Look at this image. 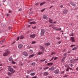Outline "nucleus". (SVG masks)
<instances>
[{
	"mask_svg": "<svg viewBox=\"0 0 78 78\" xmlns=\"http://www.w3.org/2000/svg\"><path fill=\"white\" fill-rule=\"evenodd\" d=\"M73 50H76V48L75 47L72 48Z\"/></svg>",
	"mask_w": 78,
	"mask_h": 78,
	"instance_id": "c756f323",
	"label": "nucleus"
},
{
	"mask_svg": "<svg viewBox=\"0 0 78 78\" xmlns=\"http://www.w3.org/2000/svg\"><path fill=\"white\" fill-rule=\"evenodd\" d=\"M67 12H68V10L67 9H65L63 12V14H66Z\"/></svg>",
	"mask_w": 78,
	"mask_h": 78,
	"instance_id": "423d86ee",
	"label": "nucleus"
},
{
	"mask_svg": "<svg viewBox=\"0 0 78 78\" xmlns=\"http://www.w3.org/2000/svg\"><path fill=\"white\" fill-rule=\"evenodd\" d=\"M23 38H24V37L23 35H22L20 37V39H23Z\"/></svg>",
	"mask_w": 78,
	"mask_h": 78,
	"instance_id": "393cba45",
	"label": "nucleus"
},
{
	"mask_svg": "<svg viewBox=\"0 0 78 78\" xmlns=\"http://www.w3.org/2000/svg\"><path fill=\"white\" fill-rule=\"evenodd\" d=\"M8 70L9 71L12 72V73H14L15 72V70L13 69L12 68H8Z\"/></svg>",
	"mask_w": 78,
	"mask_h": 78,
	"instance_id": "f03ea898",
	"label": "nucleus"
},
{
	"mask_svg": "<svg viewBox=\"0 0 78 78\" xmlns=\"http://www.w3.org/2000/svg\"><path fill=\"white\" fill-rule=\"evenodd\" d=\"M45 33V30L44 29H42L41 30V35L42 36H43L44 35V33Z\"/></svg>",
	"mask_w": 78,
	"mask_h": 78,
	"instance_id": "7ed1b4c3",
	"label": "nucleus"
},
{
	"mask_svg": "<svg viewBox=\"0 0 78 78\" xmlns=\"http://www.w3.org/2000/svg\"><path fill=\"white\" fill-rule=\"evenodd\" d=\"M61 42L60 41L59 42L57 43V44H61Z\"/></svg>",
	"mask_w": 78,
	"mask_h": 78,
	"instance_id": "8fccbe9b",
	"label": "nucleus"
},
{
	"mask_svg": "<svg viewBox=\"0 0 78 78\" xmlns=\"http://www.w3.org/2000/svg\"><path fill=\"white\" fill-rule=\"evenodd\" d=\"M10 53V52L9 51H7L5 52L3 54V56H7L9 55V54Z\"/></svg>",
	"mask_w": 78,
	"mask_h": 78,
	"instance_id": "f257e3e1",
	"label": "nucleus"
},
{
	"mask_svg": "<svg viewBox=\"0 0 78 78\" xmlns=\"http://www.w3.org/2000/svg\"><path fill=\"white\" fill-rule=\"evenodd\" d=\"M52 28L54 30H56L57 29H58V28L56 27H52Z\"/></svg>",
	"mask_w": 78,
	"mask_h": 78,
	"instance_id": "a878e982",
	"label": "nucleus"
},
{
	"mask_svg": "<svg viewBox=\"0 0 78 78\" xmlns=\"http://www.w3.org/2000/svg\"><path fill=\"white\" fill-rule=\"evenodd\" d=\"M36 74V73H33L30 74V75L31 76H34V75H35Z\"/></svg>",
	"mask_w": 78,
	"mask_h": 78,
	"instance_id": "aec40b11",
	"label": "nucleus"
},
{
	"mask_svg": "<svg viewBox=\"0 0 78 78\" xmlns=\"http://www.w3.org/2000/svg\"><path fill=\"white\" fill-rule=\"evenodd\" d=\"M37 23L36 22H35V21H33L30 23V25H33V24H36Z\"/></svg>",
	"mask_w": 78,
	"mask_h": 78,
	"instance_id": "ddd939ff",
	"label": "nucleus"
},
{
	"mask_svg": "<svg viewBox=\"0 0 78 78\" xmlns=\"http://www.w3.org/2000/svg\"><path fill=\"white\" fill-rule=\"evenodd\" d=\"M42 53H43V52H39L38 53V55H42Z\"/></svg>",
	"mask_w": 78,
	"mask_h": 78,
	"instance_id": "cd10ccee",
	"label": "nucleus"
},
{
	"mask_svg": "<svg viewBox=\"0 0 78 78\" xmlns=\"http://www.w3.org/2000/svg\"><path fill=\"white\" fill-rule=\"evenodd\" d=\"M37 78V76H34V77H33L32 78Z\"/></svg>",
	"mask_w": 78,
	"mask_h": 78,
	"instance_id": "4d7b16f0",
	"label": "nucleus"
},
{
	"mask_svg": "<svg viewBox=\"0 0 78 78\" xmlns=\"http://www.w3.org/2000/svg\"><path fill=\"white\" fill-rule=\"evenodd\" d=\"M23 55L27 56H28V53L26 51H24L23 53Z\"/></svg>",
	"mask_w": 78,
	"mask_h": 78,
	"instance_id": "6e6552de",
	"label": "nucleus"
},
{
	"mask_svg": "<svg viewBox=\"0 0 78 78\" xmlns=\"http://www.w3.org/2000/svg\"><path fill=\"white\" fill-rule=\"evenodd\" d=\"M35 43H36V41H33L32 42L31 44H35Z\"/></svg>",
	"mask_w": 78,
	"mask_h": 78,
	"instance_id": "c03bdc74",
	"label": "nucleus"
},
{
	"mask_svg": "<svg viewBox=\"0 0 78 78\" xmlns=\"http://www.w3.org/2000/svg\"><path fill=\"white\" fill-rule=\"evenodd\" d=\"M58 58L55 57V58H54V61L56 60V59H58Z\"/></svg>",
	"mask_w": 78,
	"mask_h": 78,
	"instance_id": "79ce46f5",
	"label": "nucleus"
},
{
	"mask_svg": "<svg viewBox=\"0 0 78 78\" xmlns=\"http://www.w3.org/2000/svg\"><path fill=\"white\" fill-rule=\"evenodd\" d=\"M45 9H43L41 10V12H43L44 11V10Z\"/></svg>",
	"mask_w": 78,
	"mask_h": 78,
	"instance_id": "864d4df0",
	"label": "nucleus"
},
{
	"mask_svg": "<svg viewBox=\"0 0 78 78\" xmlns=\"http://www.w3.org/2000/svg\"><path fill=\"white\" fill-rule=\"evenodd\" d=\"M12 73H10V72H8V75H9V76H11V74H12Z\"/></svg>",
	"mask_w": 78,
	"mask_h": 78,
	"instance_id": "bb28decb",
	"label": "nucleus"
},
{
	"mask_svg": "<svg viewBox=\"0 0 78 78\" xmlns=\"http://www.w3.org/2000/svg\"><path fill=\"white\" fill-rule=\"evenodd\" d=\"M48 73L47 72H45L44 73V75H45V76H47V75H48Z\"/></svg>",
	"mask_w": 78,
	"mask_h": 78,
	"instance_id": "4be33fe9",
	"label": "nucleus"
},
{
	"mask_svg": "<svg viewBox=\"0 0 78 78\" xmlns=\"http://www.w3.org/2000/svg\"><path fill=\"white\" fill-rule=\"evenodd\" d=\"M15 43H16V42L14 41L13 42V43L12 44H12H15Z\"/></svg>",
	"mask_w": 78,
	"mask_h": 78,
	"instance_id": "338daca9",
	"label": "nucleus"
},
{
	"mask_svg": "<svg viewBox=\"0 0 78 78\" xmlns=\"http://www.w3.org/2000/svg\"><path fill=\"white\" fill-rule=\"evenodd\" d=\"M54 54H55V53H53V52H52V53L51 54L52 55H54Z\"/></svg>",
	"mask_w": 78,
	"mask_h": 78,
	"instance_id": "e2e57ef3",
	"label": "nucleus"
},
{
	"mask_svg": "<svg viewBox=\"0 0 78 78\" xmlns=\"http://www.w3.org/2000/svg\"><path fill=\"white\" fill-rule=\"evenodd\" d=\"M70 4L72 5V6H74V7L76 6V4H74V2H70Z\"/></svg>",
	"mask_w": 78,
	"mask_h": 78,
	"instance_id": "f8f14e48",
	"label": "nucleus"
},
{
	"mask_svg": "<svg viewBox=\"0 0 78 78\" xmlns=\"http://www.w3.org/2000/svg\"><path fill=\"white\" fill-rule=\"evenodd\" d=\"M27 73H28V74H30V70H27Z\"/></svg>",
	"mask_w": 78,
	"mask_h": 78,
	"instance_id": "c9c22d12",
	"label": "nucleus"
},
{
	"mask_svg": "<svg viewBox=\"0 0 78 78\" xmlns=\"http://www.w3.org/2000/svg\"><path fill=\"white\" fill-rule=\"evenodd\" d=\"M9 30H11V29H12V27H9Z\"/></svg>",
	"mask_w": 78,
	"mask_h": 78,
	"instance_id": "49530a36",
	"label": "nucleus"
},
{
	"mask_svg": "<svg viewBox=\"0 0 78 78\" xmlns=\"http://www.w3.org/2000/svg\"><path fill=\"white\" fill-rule=\"evenodd\" d=\"M57 31H61V28H59V29H58L57 28Z\"/></svg>",
	"mask_w": 78,
	"mask_h": 78,
	"instance_id": "f704fd0d",
	"label": "nucleus"
},
{
	"mask_svg": "<svg viewBox=\"0 0 78 78\" xmlns=\"http://www.w3.org/2000/svg\"><path fill=\"white\" fill-rule=\"evenodd\" d=\"M32 71L33 72V71L32 70H30L29 71V72L30 73Z\"/></svg>",
	"mask_w": 78,
	"mask_h": 78,
	"instance_id": "052dcab7",
	"label": "nucleus"
},
{
	"mask_svg": "<svg viewBox=\"0 0 78 78\" xmlns=\"http://www.w3.org/2000/svg\"><path fill=\"white\" fill-rule=\"evenodd\" d=\"M18 47L19 48H22L23 47V44H20L18 45Z\"/></svg>",
	"mask_w": 78,
	"mask_h": 78,
	"instance_id": "9b49d317",
	"label": "nucleus"
},
{
	"mask_svg": "<svg viewBox=\"0 0 78 78\" xmlns=\"http://www.w3.org/2000/svg\"><path fill=\"white\" fill-rule=\"evenodd\" d=\"M53 63H48L47 64V66H53Z\"/></svg>",
	"mask_w": 78,
	"mask_h": 78,
	"instance_id": "4468645a",
	"label": "nucleus"
},
{
	"mask_svg": "<svg viewBox=\"0 0 78 78\" xmlns=\"http://www.w3.org/2000/svg\"><path fill=\"white\" fill-rule=\"evenodd\" d=\"M36 27H32V28H33V29H36Z\"/></svg>",
	"mask_w": 78,
	"mask_h": 78,
	"instance_id": "0e129e2a",
	"label": "nucleus"
},
{
	"mask_svg": "<svg viewBox=\"0 0 78 78\" xmlns=\"http://www.w3.org/2000/svg\"><path fill=\"white\" fill-rule=\"evenodd\" d=\"M12 64H16V62H14L13 61V60L12 61Z\"/></svg>",
	"mask_w": 78,
	"mask_h": 78,
	"instance_id": "2f4dec72",
	"label": "nucleus"
},
{
	"mask_svg": "<svg viewBox=\"0 0 78 78\" xmlns=\"http://www.w3.org/2000/svg\"><path fill=\"white\" fill-rule=\"evenodd\" d=\"M26 78H29V77H28V76H27L26 77Z\"/></svg>",
	"mask_w": 78,
	"mask_h": 78,
	"instance_id": "774afa93",
	"label": "nucleus"
},
{
	"mask_svg": "<svg viewBox=\"0 0 78 78\" xmlns=\"http://www.w3.org/2000/svg\"><path fill=\"white\" fill-rule=\"evenodd\" d=\"M74 61H75V60L73 59L70 60V63H73L74 62Z\"/></svg>",
	"mask_w": 78,
	"mask_h": 78,
	"instance_id": "6ab92c4d",
	"label": "nucleus"
},
{
	"mask_svg": "<svg viewBox=\"0 0 78 78\" xmlns=\"http://www.w3.org/2000/svg\"><path fill=\"white\" fill-rule=\"evenodd\" d=\"M40 50H41L42 51H44L45 50V47L42 46H40Z\"/></svg>",
	"mask_w": 78,
	"mask_h": 78,
	"instance_id": "39448f33",
	"label": "nucleus"
},
{
	"mask_svg": "<svg viewBox=\"0 0 78 78\" xmlns=\"http://www.w3.org/2000/svg\"><path fill=\"white\" fill-rule=\"evenodd\" d=\"M55 68V67L54 66H52L51 68H49V70H54Z\"/></svg>",
	"mask_w": 78,
	"mask_h": 78,
	"instance_id": "1a4fd4ad",
	"label": "nucleus"
},
{
	"mask_svg": "<svg viewBox=\"0 0 78 78\" xmlns=\"http://www.w3.org/2000/svg\"><path fill=\"white\" fill-rule=\"evenodd\" d=\"M56 39H58V40H59V39H60L61 38L59 37H57Z\"/></svg>",
	"mask_w": 78,
	"mask_h": 78,
	"instance_id": "4c0bfd02",
	"label": "nucleus"
},
{
	"mask_svg": "<svg viewBox=\"0 0 78 78\" xmlns=\"http://www.w3.org/2000/svg\"><path fill=\"white\" fill-rule=\"evenodd\" d=\"M46 60V59H44V60H41L40 61H41V62H43V61H45Z\"/></svg>",
	"mask_w": 78,
	"mask_h": 78,
	"instance_id": "37998d69",
	"label": "nucleus"
},
{
	"mask_svg": "<svg viewBox=\"0 0 78 78\" xmlns=\"http://www.w3.org/2000/svg\"><path fill=\"white\" fill-rule=\"evenodd\" d=\"M64 38H65V39H67V37H66V36H65L64 37Z\"/></svg>",
	"mask_w": 78,
	"mask_h": 78,
	"instance_id": "69168bd1",
	"label": "nucleus"
},
{
	"mask_svg": "<svg viewBox=\"0 0 78 78\" xmlns=\"http://www.w3.org/2000/svg\"><path fill=\"white\" fill-rule=\"evenodd\" d=\"M57 22H54L52 23H56Z\"/></svg>",
	"mask_w": 78,
	"mask_h": 78,
	"instance_id": "bf43d9fd",
	"label": "nucleus"
},
{
	"mask_svg": "<svg viewBox=\"0 0 78 78\" xmlns=\"http://www.w3.org/2000/svg\"><path fill=\"white\" fill-rule=\"evenodd\" d=\"M30 52L31 53H33V50H30Z\"/></svg>",
	"mask_w": 78,
	"mask_h": 78,
	"instance_id": "e433bc0d",
	"label": "nucleus"
},
{
	"mask_svg": "<svg viewBox=\"0 0 78 78\" xmlns=\"http://www.w3.org/2000/svg\"><path fill=\"white\" fill-rule=\"evenodd\" d=\"M45 4V2H43L41 3L40 4V6H42V5H44V4Z\"/></svg>",
	"mask_w": 78,
	"mask_h": 78,
	"instance_id": "b1692460",
	"label": "nucleus"
},
{
	"mask_svg": "<svg viewBox=\"0 0 78 78\" xmlns=\"http://www.w3.org/2000/svg\"><path fill=\"white\" fill-rule=\"evenodd\" d=\"M5 39H4L2 41H0V44H3L5 42Z\"/></svg>",
	"mask_w": 78,
	"mask_h": 78,
	"instance_id": "5701e85b",
	"label": "nucleus"
},
{
	"mask_svg": "<svg viewBox=\"0 0 78 78\" xmlns=\"http://www.w3.org/2000/svg\"><path fill=\"white\" fill-rule=\"evenodd\" d=\"M53 59H54V57H53L51 59L50 61H53Z\"/></svg>",
	"mask_w": 78,
	"mask_h": 78,
	"instance_id": "72a5a7b5",
	"label": "nucleus"
},
{
	"mask_svg": "<svg viewBox=\"0 0 78 78\" xmlns=\"http://www.w3.org/2000/svg\"><path fill=\"white\" fill-rule=\"evenodd\" d=\"M34 56V54H33V55H30L29 57V58H32L33 57V56Z\"/></svg>",
	"mask_w": 78,
	"mask_h": 78,
	"instance_id": "412c9836",
	"label": "nucleus"
},
{
	"mask_svg": "<svg viewBox=\"0 0 78 78\" xmlns=\"http://www.w3.org/2000/svg\"><path fill=\"white\" fill-rule=\"evenodd\" d=\"M59 72V69H57L56 70L54 71V73L55 74H58Z\"/></svg>",
	"mask_w": 78,
	"mask_h": 78,
	"instance_id": "0eeeda50",
	"label": "nucleus"
},
{
	"mask_svg": "<svg viewBox=\"0 0 78 78\" xmlns=\"http://www.w3.org/2000/svg\"><path fill=\"white\" fill-rule=\"evenodd\" d=\"M18 11H22V9L20 8V9L18 10Z\"/></svg>",
	"mask_w": 78,
	"mask_h": 78,
	"instance_id": "13d9d810",
	"label": "nucleus"
},
{
	"mask_svg": "<svg viewBox=\"0 0 78 78\" xmlns=\"http://www.w3.org/2000/svg\"><path fill=\"white\" fill-rule=\"evenodd\" d=\"M9 61L12 62L13 61V59L12 57H9Z\"/></svg>",
	"mask_w": 78,
	"mask_h": 78,
	"instance_id": "a211bd4d",
	"label": "nucleus"
},
{
	"mask_svg": "<svg viewBox=\"0 0 78 78\" xmlns=\"http://www.w3.org/2000/svg\"><path fill=\"white\" fill-rule=\"evenodd\" d=\"M69 68H67V69H66V72H68V71H69Z\"/></svg>",
	"mask_w": 78,
	"mask_h": 78,
	"instance_id": "a18cd8bd",
	"label": "nucleus"
},
{
	"mask_svg": "<svg viewBox=\"0 0 78 78\" xmlns=\"http://www.w3.org/2000/svg\"><path fill=\"white\" fill-rule=\"evenodd\" d=\"M70 40L72 42H75V38L73 37H70Z\"/></svg>",
	"mask_w": 78,
	"mask_h": 78,
	"instance_id": "20e7f679",
	"label": "nucleus"
},
{
	"mask_svg": "<svg viewBox=\"0 0 78 78\" xmlns=\"http://www.w3.org/2000/svg\"><path fill=\"white\" fill-rule=\"evenodd\" d=\"M39 3H37L35 4V5H36V6H38V5H39Z\"/></svg>",
	"mask_w": 78,
	"mask_h": 78,
	"instance_id": "de8ad7c7",
	"label": "nucleus"
},
{
	"mask_svg": "<svg viewBox=\"0 0 78 78\" xmlns=\"http://www.w3.org/2000/svg\"><path fill=\"white\" fill-rule=\"evenodd\" d=\"M73 33H71V34L70 35V36H73Z\"/></svg>",
	"mask_w": 78,
	"mask_h": 78,
	"instance_id": "7c9ffc66",
	"label": "nucleus"
},
{
	"mask_svg": "<svg viewBox=\"0 0 78 78\" xmlns=\"http://www.w3.org/2000/svg\"><path fill=\"white\" fill-rule=\"evenodd\" d=\"M48 69V67H46L44 69V70H47V69Z\"/></svg>",
	"mask_w": 78,
	"mask_h": 78,
	"instance_id": "58836bf2",
	"label": "nucleus"
},
{
	"mask_svg": "<svg viewBox=\"0 0 78 78\" xmlns=\"http://www.w3.org/2000/svg\"><path fill=\"white\" fill-rule=\"evenodd\" d=\"M20 38V37H18L17 39V41H18V40H19Z\"/></svg>",
	"mask_w": 78,
	"mask_h": 78,
	"instance_id": "09e8293b",
	"label": "nucleus"
},
{
	"mask_svg": "<svg viewBox=\"0 0 78 78\" xmlns=\"http://www.w3.org/2000/svg\"><path fill=\"white\" fill-rule=\"evenodd\" d=\"M50 45V43H45V45L46 46H48V45Z\"/></svg>",
	"mask_w": 78,
	"mask_h": 78,
	"instance_id": "dca6fc26",
	"label": "nucleus"
},
{
	"mask_svg": "<svg viewBox=\"0 0 78 78\" xmlns=\"http://www.w3.org/2000/svg\"><path fill=\"white\" fill-rule=\"evenodd\" d=\"M30 37L31 38H34V37H36V36L35 35V34H33L30 35Z\"/></svg>",
	"mask_w": 78,
	"mask_h": 78,
	"instance_id": "9d476101",
	"label": "nucleus"
},
{
	"mask_svg": "<svg viewBox=\"0 0 78 78\" xmlns=\"http://www.w3.org/2000/svg\"><path fill=\"white\" fill-rule=\"evenodd\" d=\"M32 65H33L34 66V65H35V63L34 62H33L32 63V64H31Z\"/></svg>",
	"mask_w": 78,
	"mask_h": 78,
	"instance_id": "603ef678",
	"label": "nucleus"
},
{
	"mask_svg": "<svg viewBox=\"0 0 78 78\" xmlns=\"http://www.w3.org/2000/svg\"><path fill=\"white\" fill-rule=\"evenodd\" d=\"M69 76V75H66V76H64L63 77H67V76Z\"/></svg>",
	"mask_w": 78,
	"mask_h": 78,
	"instance_id": "3c124183",
	"label": "nucleus"
},
{
	"mask_svg": "<svg viewBox=\"0 0 78 78\" xmlns=\"http://www.w3.org/2000/svg\"><path fill=\"white\" fill-rule=\"evenodd\" d=\"M76 70H77V71H78V67H77L76 68Z\"/></svg>",
	"mask_w": 78,
	"mask_h": 78,
	"instance_id": "5fc2aeb1",
	"label": "nucleus"
},
{
	"mask_svg": "<svg viewBox=\"0 0 78 78\" xmlns=\"http://www.w3.org/2000/svg\"><path fill=\"white\" fill-rule=\"evenodd\" d=\"M68 69H70V70H73L72 68H71L69 67Z\"/></svg>",
	"mask_w": 78,
	"mask_h": 78,
	"instance_id": "a19ab883",
	"label": "nucleus"
},
{
	"mask_svg": "<svg viewBox=\"0 0 78 78\" xmlns=\"http://www.w3.org/2000/svg\"><path fill=\"white\" fill-rule=\"evenodd\" d=\"M65 66L66 67H68V68L69 67V65H67V64L65 65Z\"/></svg>",
	"mask_w": 78,
	"mask_h": 78,
	"instance_id": "473e14b6",
	"label": "nucleus"
},
{
	"mask_svg": "<svg viewBox=\"0 0 78 78\" xmlns=\"http://www.w3.org/2000/svg\"><path fill=\"white\" fill-rule=\"evenodd\" d=\"M49 21L51 23H52V22H53V20H49Z\"/></svg>",
	"mask_w": 78,
	"mask_h": 78,
	"instance_id": "c85d7f7f",
	"label": "nucleus"
},
{
	"mask_svg": "<svg viewBox=\"0 0 78 78\" xmlns=\"http://www.w3.org/2000/svg\"><path fill=\"white\" fill-rule=\"evenodd\" d=\"M66 57H65L63 58L61 60V62H64V60H65V59H66Z\"/></svg>",
	"mask_w": 78,
	"mask_h": 78,
	"instance_id": "f3484780",
	"label": "nucleus"
},
{
	"mask_svg": "<svg viewBox=\"0 0 78 78\" xmlns=\"http://www.w3.org/2000/svg\"><path fill=\"white\" fill-rule=\"evenodd\" d=\"M66 51V50L65 49H64V50H63L62 51V52H64V51Z\"/></svg>",
	"mask_w": 78,
	"mask_h": 78,
	"instance_id": "680f3d73",
	"label": "nucleus"
},
{
	"mask_svg": "<svg viewBox=\"0 0 78 78\" xmlns=\"http://www.w3.org/2000/svg\"><path fill=\"white\" fill-rule=\"evenodd\" d=\"M67 55V53H64V54L63 55V56H66Z\"/></svg>",
	"mask_w": 78,
	"mask_h": 78,
	"instance_id": "ea45409f",
	"label": "nucleus"
},
{
	"mask_svg": "<svg viewBox=\"0 0 78 78\" xmlns=\"http://www.w3.org/2000/svg\"><path fill=\"white\" fill-rule=\"evenodd\" d=\"M60 7L61 8H63V5H61V6H60Z\"/></svg>",
	"mask_w": 78,
	"mask_h": 78,
	"instance_id": "6e6d98bb",
	"label": "nucleus"
},
{
	"mask_svg": "<svg viewBox=\"0 0 78 78\" xmlns=\"http://www.w3.org/2000/svg\"><path fill=\"white\" fill-rule=\"evenodd\" d=\"M43 18H44V19H46V20L48 19V17H47V16L45 15L43 16Z\"/></svg>",
	"mask_w": 78,
	"mask_h": 78,
	"instance_id": "2eb2a0df",
	"label": "nucleus"
}]
</instances>
